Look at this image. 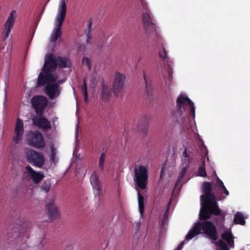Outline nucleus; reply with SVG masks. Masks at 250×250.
<instances>
[{"label": "nucleus", "mask_w": 250, "mask_h": 250, "mask_svg": "<svg viewBox=\"0 0 250 250\" xmlns=\"http://www.w3.org/2000/svg\"><path fill=\"white\" fill-rule=\"evenodd\" d=\"M26 155L27 161L33 166L41 168L44 165L45 159L42 153L30 149L27 150Z\"/></svg>", "instance_id": "6e6552de"}, {"label": "nucleus", "mask_w": 250, "mask_h": 250, "mask_svg": "<svg viewBox=\"0 0 250 250\" xmlns=\"http://www.w3.org/2000/svg\"><path fill=\"white\" fill-rule=\"evenodd\" d=\"M56 150L54 148H52L51 152L50 160L54 164L57 162V161L56 160Z\"/></svg>", "instance_id": "4c0bfd02"}, {"label": "nucleus", "mask_w": 250, "mask_h": 250, "mask_svg": "<svg viewBox=\"0 0 250 250\" xmlns=\"http://www.w3.org/2000/svg\"><path fill=\"white\" fill-rule=\"evenodd\" d=\"M220 191L223 192L225 194L226 196L229 195V191L227 189L225 186L222 188Z\"/></svg>", "instance_id": "a19ab883"}, {"label": "nucleus", "mask_w": 250, "mask_h": 250, "mask_svg": "<svg viewBox=\"0 0 250 250\" xmlns=\"http://www.w3.org/2000/svg\"><path fill=\"white\" fill-rule=\"evenodd\" d=\"M134 181L136 185L140 188L145 189L148 181V168L144 166H138L134 169Z\"/></svg>", "instance_id": "39448f33"}, {"label": "nucleus", "mask_w": 250, "mask_h": 250, "mask_svg": "<svg viewBox=\"0 0 250 250\" xmlns=\"http://www.w3.org/2000/svg\"><path fill=\"white\" fill-rule=\"evenodd\" d=\"M57 66L61 68L69 67L71 66V62L68 59L65 57H58L56 59Z\"/></svg>", "instance_id": "b1692460"}, {"label": "nucleus", "mask_w": 250, "mask_h": 250, "mask_svg": "<svg viewBox=\"0 0 250 250\" xmlns=\"http://www.w3.org/2000/svg\"><path fill=\"white\" fill-rule=\"evenodd\" d=\"M82 90L83 92L84 101L87 102V88L85 79L83 80V84L82 86Z\"/></svg>", "instance_id": "f704fd0d"}, {"label": "nucleus", "mask_w": 250, "mask_h": 250, "mask_svg": "<svg viewBox=\"0 0 250 250\" xmlns=\"http://www.w3.org/2000/svg\"><path fill=\"white\" fill-rule=\"evenodd\" d=\"M143 8L142 21L146 33L150 37H157L155 23L149 14L147 4L145 0H139Z\"/></svg>", "instance_id": "20e7f679"}, {"label": "nucleus", "mask_w": 250, "mask_h": 250, "mask_svg": "<svg viewBox=\"0 0 250 250\" xmlns=\"http://www.w3.org/2000/svg\"><path fill=\"white\" fill-rule=\"evenodd\" d=\"M167 77H166V76L164 75V77L166 79V83H169V85L170 84V83L172 81V69L171 67L170 66V65L169 64H168V66H167Z\"/></svg>", "instance_id": "7c9ffc66"}, {"label": "nucleus", "mask_w": 250, "mask_h": 250, "mask_svg": "<svg viewBox=\"0 0 250 250\" xmlns=\"http://www.w3.org/2000/svg\"><path fill=\"white\" fill-rule=\"evenodd\" d=\"M90 183L93 188L96 190L97 192L96 193V196H97L99 198L101 195L102 188L99 176L96 171H94L91 175Z\"/></svg>", "instance_id": "aec40b11"}, {"label": "nucleus", "mask_w": 250, "mask_h": 250, "mask_svg": "<svg viewBox=\"0 0 250 250\" xmlns=\"http://www.w3.org/2000/svg\"><path fill=\"white\" fill-rule=\"evenodd\" d=\"M92 21L91 20H89L88 22L87 28L84 31V34L87 37L86 42L87 43L90 42V40L91 39V26H92Z\"/></svg>", "instance_id": "c756f323"}, {"label": "nucleus", "mask_w": 250, "mask_h": 250, "mask_svg": "<svg viewBox=\"0 0 250 250\" xmlns=\"http://www.w3.org/2000/svg\"><path fill=\"white\" fill-rule=\"evenodd\" d=\"M45 91L50 99H54L58 97L60 94L59 84L57 83H47L45 88Z\"/></svg>", "instance_id": "2eb2a0df"}, {"label": "nucleus", "mask_w": 250, "mask_h": 250, "mask_svg": "<svg viewBox=\"0 0 250 250\" xmlns=\"http://www.w3.org/2000/svg\"><path fill=\"white\" fill-rule=\"evenodd\" d=\"M205 148H206V155H207L208 154V151L207 150L206 147H205Z\"/></svg>", "instance_id": "49530a36"}, {"label": "nucleus", "mask_w": 250, "mask_h": 250, "mask_svg": "<svg viewBox=\"0 0 250 250\" xmlns=\"http://www.w3.org/2000/svg\"><path fill=\"white\" fill-rule=\"evenodd\" d=\"M16 12L15 10H13L4 24V28L2 32V38L4 40H6L8 38L14 26L16 19Z\"/></svg>", "instance_id": "9b49d317"}, {"label": "nucleus", "mask_w": 250, "mask_h": 250, "mask_svg": "<svg viewBox=\"0 0 250 250\" xmlns=\"http://www.w3.org/2000/svg\"><path fill=\"white\" fill-rule=\"evenodd\" d=\"M221 210L216 201H202V208L199 213V219L194 224L192 229L189 231L186 236L188 241L199 234H205L208 238L216 241L218 238L217 230L215 225L207 220L210 219L212 214L220 215Z\"/></svg>", "instance_id": "f257e3e1"}, {"label": "nucleus", "mask_w": 250, "mask_h": 250, "mask_svg": "<svg viewBox=\"0 0 250 250\" xmlns=\"http://www.w3.org/2000/svg\"><path fill=\"white\" fill-rule=\"evenodd\" d=\"M168 213H169V208H167L165 212L164 218L162 220V224L163 225H164V220H167L168 216Z\"/></svg>", "instance_id": "ea45409f"}, {"label": "nucleus", "mask_w": 250, "mask_h": 250, "mask_svg": "<svg viewBox=\"0 0 250 250\" xmlns=\"http://www.w3.org/2000/svg\"><path fill=\"white\" fill-rule=\"evenodd\" d=\"M111 97V91L110 88L103 83L102 86V92L101 93V97L102 100L104 101L109 100Z\"/></svg>", "instance_id": "393cba45"}, {"label": "nucleus", "mask_w": 250, "mask_h": 250, "mask_svg": "<svg viewBox=\"0 0 250 250\" xmlns=\"http://www.w3.org/2000/svg\"><path fill=\"white\" fill-rule=\"evenodd\" d=\"M206 164H205V161L204 160L201 165L200 166L198 171V174L199 176L201 177H206L207 176V173L206 170L205 168Z\"/></svg>", "instance_id": "2f4dec72"}, {"label": "nucleus", "mask_w": 250, "mask_h": 250, "mask_svg": "<svg viewBox=\"0 0 250 250\" xmlns=\"http://www.w3.org/2000/svg\"><path fill=\"white\" fill-rule=\"evenodd\" d=\"M48 103L47 98L42 95L34 96L31 100V104L38 116H42Z\"/></svg>", "instance_id": "1a4fd4ad"}, {"label": "nucleus", "mask_w": 250, "mask_h": 250, "mask_svg": "<svg viewBox=\"0 0 250 250\" xmlns=\"http://www.w3.org/2000/svg\"><path fill=\"white\" fill-rule=\"evenodd\" d=\"M68 0H61L57 15L65 17L66 14V3Z\"/></svg>", "instance_id": "bb28decb"}, {"label": "nucleus", "mask_w": 250, "mask_h": 250, "mask_svg": "<svg viewBox=\"0 0 250 250\" xmlns=\"http://www.w3.org/2000/svg\"><path fill=\"white\" fill-rule=\"evenodd\" d=\"M221 238L231 247H234L233 236L230 231H226L221 234Z\"/></svg>", "instance_id": "4be33fe9"}, {"label": "nucleus", "mask_w": 250, "mask_h": 250, "mask_svg": "<svg viewBox=\"0 0 250 250\" xmlns=\"http://www.w3.org/2000/svg\"><path fill=\"white\" fill-rule=\"evenodd\" d=\"M183 155L185 158L189 157V154L187 152V148H185V150H184V152L183 153Z\"/></svg>", "instance_id": "37998d69"}, {"label": "nucleus", "mask_w": 250, "mask_h": 250, "mask_svg": "<svg viewBox=\"0 0 250 250\" xmlns=\"http://www.w3.org/2000/svg\"><path fill=\"white\" fill-rule=\"evenodd\" d=\"M144 78L146 84V93L147 98L150 99L153 94V88L150 81L147 78L146 76L144 73Z\"/></svg>", "instance_id": "5701e85b"}, {"label": "nucleus", "mask_w": 250, "mask_h": 250, "mask_svg": "<svg viewBox=\"0 0 250 250\" xmlns=\"http://www.w3.org/2000/svg\"><path fill=\"white\" fill-rule=\"evenodd\" d=\"M138 205L139 211L141 215H143L144 213V198L141 194L139 192H138Z\"/></svg>", "instance_id": "c85d7f7f"}, {"label": "nucleus", "mask_w": 250, "mask_h": 250, "mask_svg": "<svg viewBox=\"0 0 250 250\" xmlns=\"http://www.w3.org/2000/svg\"><path fill=\"white\" fill-rule=\"evenodd\" d=\"M125 76L118 72H116L113 81L112 91L114 94L118 96L124 84Z\"/></svg>", "instance_id": "9d476101"}, {"label": "nucleus", "mask_w": 250, "mask_h": 250, "mask_svg": "<svg viewBox=\"0 0 250 250\" xmlns=\"http://www.w3.org/2000/svg\"><path fill=\"white\" fill-rule=\"evenodd\" d=\"M159 54L160 59L163 61L164 64L168 66V64H170L169 60L167 57L166 49L164 46H162V49L159 50Z\"/></svg>", "instance_id": "a878e982"}, {"label": "nucleus", "mask_w": 250, "mask_h": 250, "mask_svg": "<svg viewBox=\"0 0 250 250\" xmlns=\"http://www.w3.org/2000/svg\"><path fill=\"white\" fill-rule=\"evenodd\" d=\"M105 159V154L102 153L99 158V167L101 171H103L104 168V164Z\"/></svg>", "instance_id": "473e14b6"}, {"label": "nucleus", "mask_w": 250, "mask_h": 250, "mask_svg": "<svg viewBox=\"0 0 250 250\" xmlns=\"http://www.w3.org/2000/svg\"><path fill=\"white\" fill-rule=\"evenodd\" d=\"M25 171L23 172L22 179L23 181L32 180L34 183H40L44 177L42 171H36L30 166H27L25 167Z\"/></svg>", "instance_id": "0eeeda50"}, {"label": "nucleus", "mask_w": 250, "mask_h": 250, "mask_svg": "<svg viewBox=\"0 0 250 250\" xmlns=\"http://www.w3.org/2000/svg\"><path fill=\"white\" fill-rule=\"evenodd\" d=\"M57 79V76L51 73L42 71L39 75L37 84L38 86H44L51 82H55Z\"/></svg>", "instance_id": "f8f14e48"}, {"label": "nucleus", "mask_w": 250, "mask_h": 250, "mask_svg": "<svg viewBox=\"0 0 250 250\" xmlns=\"http://www.w3.org/2000/svg\"><path fill=\"white\" fill-rule=\"evenodd\" d=\"M219 216L215 219V222L217 225H220L221 226L224 225L225 220V216L224 214L220 213V215H218Z\"/></svg>", "instance_id": "72a5a7b5"}, {"label": "nucleus", "mask_w": 250, "mask_h": 250, "mask_svg": "<svg viewBox=\"0 0 250 250\" xmlns=\"http://www.w3.org/2000/svg\"><path fill=\"white\" fill-rule=\"evenodd\" d=\"M24 133L23 123L21 119L18 118L14 130V136L13 141L16 144H18L22 138Z\"/></svg>", "instance_id": "4468645a"}, {"label": "nucleus", "mask_w": 250, "mask_h": 250, "mask_svg": "<svg viewBox=\"0 0 250 250\" xmlns=\"http://www.w3.org/2000/svg\"><path fill=\"white\" fill-rule=\"evenodd\" d=\"M65 18V17L57 15V27L51 36L50 41L51 42H56L57 39L61 37L62 34L61 29Z\"/></svg>", "instance_id": "a211bd4d"}, {"label": "nucleus", "mask_w": 250, "mask_h": 250, "mask_svg": "<svg viewBox=\"0 0 250 250\" xmlns=\"http://www.w3.org/2000/svg\"><path fill=\"white\" fill-rule=\"evenodd\" d=\"M163 171V169H162V170H161V175H162V174Z\"/></svg>", "instance_id": "09e8293b"}, {"label": "nucleus", "mask_w": 250, "mask_h": 250, "mask_svg": "<svg viewBox=\"0 0 250 250\" xmlns=\"http://www.w3.org/2000/svg\"><path fill=\"white\" fill-rule=\"evenodd\" d=\"M167 221V220H164V224H165V223Z\"/></svg>", "instance_id": "de8ad7c7"}, {"label": "nucleus", "mask_w": 250, "mask_h": 250, "mask_svg": "<svg viewBox=\"0 0 250 250\" xmlns=\"http://www.w3.org/2000/svg\"><path fill=\"white\" fill-rule=\"evenodd\" d=\"M177 109L173 111V119L180 125H186L188 116L192 115L194 119L195 110L193 103L187 96L180 95L176 101Z\"/></svg>", "instance_id": "f03ea898"}, {"label": "nucleus", "mask_w": 250, "mask_h": 250, "mask_svg": "<svg viewBox=\"0 0 250 250\" xmlns=\"http://www.w3.org/2000/svg\"><path fill=\"white\" fill-rule=\"evenodd\" d=\"M233 222L235 224H240L244 225L245 224V221L243 215L240 212H237L233 220Z\"/></svg>", "instance_id": "cd10ccee"}, {"label": "nucleus", "mask_w": 250, "mask_h": 250, "mask_svg": "<svg viewBox=\"0 0 250 250\" xmlns=\"http://www.w3.org/2000/svg\"><path fill=\"white\" fill-rule=\"evenodd\" d=\"M178 250V249H176V250Z\"/></svg>", "instance_id": "8fccbe9b"}, {"label": "nucleus", "mask_w": 250, "mask_h": 250, "mask_svg": "<svg viewBox=\"0 0 250 250\" xmlns=\"http://www.w3.org/2000/svg\"><path fill=\"white\" fill-rule=\"evenodd\" d=\"M82 63L83 65L87 66L89 69L91 68V63L89 59L87 57L83 58L82 60Z\"/></svg>", "instance_id": "e433bc0d"}, {"label": "nucleus", "mask_w": 250, "mask_h": 250, "mask_svg": "<svg viewBox=\"0 0 250 250\" xmlns=\"http://www.w3.org/2000/svg\"><path fill=\"white\" fill-rule=\"evenodd\" d=\"M12 222L10 224L6 231V240L8 243L13 241L10 240V238H14L15 239L25 236L26 238L29 237L27 232V229L25 228L26 224L21 220L20 215L19 213H16L15 216H12Z\"/></svg>", "instance_id": "7ed1b4c3"}, {"label": "nucleus", "mask_w": 250, "mask_h": 250, "mask_svg": "<svg viewBox=\"0 0 250 250\" xmlns=\"http://www.w3.org/2000/svg\"><path fill=\"white\" fill-rule=\"evenodd\" d=\"M4 47L1 48L0 49V61L8 67L10 64V53L8 51L4 52Z\"/></svg>", "instance_id": "412c9836"}, {"label": "nucleus", "mask_w": 250, "mask_h": 250, "mask_svg": "<svg viewBox=\"0 0 250 250\" xmlns=\"http://www.w3.org/2000/svg\"><path fill=\"white\" fill-rule=\"evenodd\" d=\"M142 132L144 134H146V129H143L142 130Z\"/></svg>", "instance_id": "a18cd8bd"}, {"label": "nucleus", "mask_w": 250, "mask_h": 250, "mask_svg": "<svg viewBox=\"0 0 250 250\" xmlns=\"http://www.w3.org/2000/svg\"><path fill=\"white\" fill-rule=\"evenodd\" d=\"M46 208L48 215L49 217V221L51 222L53 220L57 219L60 216L59 208L55 205L54 201H51L46 204Z\"/></svg>", "instance_id": "f3484780"}, {"label": "nucleus", "mask_w": 250, "mask_h": 250, "mask_svg": "<svg viewBox=\"0 0 250 250\" xmlns=\"http://www.w3.org/2000/svg\"><path fill=\"white\" fill-rule=\"evenodd\" d=\"M186 167H183L181 171L180 176H179V178H182L186 172Z\"/></svg>", "instance_id": "79ce46f5"}, {"label": "nucleus", "mask_w": 250, "mask_h": 250, "mask_svg": "<svg viewBox=\"0 0 250 250\" xmlns=\"http://www.w3.org/2000/svg\"><path fill=\"white\" fill-rule=\"evenodd\" d=\"M184 243H185V242H184V241L182 242V243H181L179 245V246L178 247V248H177V249H178V250H182V249L183 246V245H184Z\"/></svg>", "instance_id": "c03bdc74"}, {"label": "nucleus", "mask_w": 250, "mask_h": 250, "mask_svg": "<svg viewBox=\"0 0 250 250\" xmlns=\"http://www.w3.org/2000/svg\"><path fill=\"white\" fill-rule=\"evenodd\" d=\"M216 186L218 187L220 190L222 188L225 187L223 182L218 178L217 177Z\"/></svg>", "instance_id": "58836bf2"}, {"label": "nucleus", "mask_w": 250, "mask_h": 250, "mask_svg": "<svg viewBox=\"0 0 250 250\" xmlns=\"http://www.w3.org/2000/svg\"><path fill=\"white\" fill-rule=\"evenodd\" d=\"M41 188L46 193L48 192L50 188V183L49 182H44L41 186Z\"/></svg>", "instance_id": "c9c22d12"}, {"label": "nucleus", "mask_w": 250, "mask_h": 250, "mask_svg": "<svg viewBox=\"0 0 250 250\" xmlns=\"http://www.w3.org/2000/svg\"><path fill=\"white\" fill-rule=\"evenodd\" d=\"M33 125L39 128L50 129L51 128L50 122L44 117L42 116H35L32 118Z\"/></svg>", "instance_id": "dca6fc26"}, {"label": "nucleus", "mask_w": 250, "mask_h": 250, "mask_svg": "<svg viewBox=\"0 0 250 250\" xmlns=\"http://www.w3.org/2000/svg\"><path fill=\"white\" fill-rule=\"evenodd\" d=\"M57 67L56 59L54 58L52 54H50L46 58L44 66L42 69V72H47L51 73Z\"/></svg>", "instance_id": "6ab92c4d"}, {"label": "nucleus", "mask_w": 250, "mask_h": 250, "mask_svg": "<svg viewBox=\"0 0 250 250\" xmlns=\"http://www.w3.org/2000/svg\"><path fill=\"white\" fill-rule=\"evenodd\" d=\"M28 145L38 148L45 147V143L42 133L39 130L29 131L26 135Z\"/></svg>", "instance_id": "423d86ee"}, {"label": "nucleus", "mask_w": 250, "mask_h": 250, "mask_svg": "<svg viewBox=\"0 0 250 250\" xmlns=\"http://www.w3.org/2000/svg\"><path fill=\"white\" fill-rule=\"evenodd\" d=\"M212 189L211 183L207 182L204 183L203 185V191L204 194L201 196L202 201L210 202L216 201L215 195L211 192Z\"/></svg>", "instance_id": "ddd939ff"}]
</instances>
